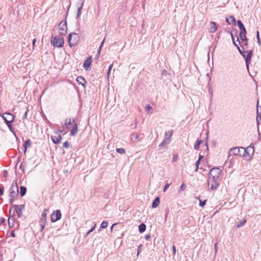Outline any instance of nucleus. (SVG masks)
<instances>
[{
  "instance_id": "19",
  "label": "nucleus",
  "mask_w": 261,
  "mask_h": 261,
  "mask_svg": "<svg viewBox=\"0 0 261 261\" xmlns=\"http://www.w3.org/2000/svg\"><path fill=\"white\" fill-rule=\"evenodd\" d=\"M170 141L164 139L162 143L158 146V149L161 150L166 147V146L170 143Z\"/></svg>"
},
{
  "instance_id": "24",
  "label": "nucleus",
  "mask_w": 261,
  "mask_h": 261,
  "mask_svg": "<svg viewBox=\"0 0 261 261\" xmlns=\"http://www.w3.org/2000/svg\"><path fill=\"white\" fill-rule=\"evenodd\" d=\"M78 132V126L76 123L73 124L72 128L70 130V135L71 136H75Z\"/></svg>"
},
{
  "instance_id": "38",
  "label": "nucleus",
  "mask_w": 261,
  "mask_h": 261,
  "mask_svg": "<svg viewBox=\"0 0 261 261\" xmlns=\"http://www.w3.org/2000/svg\"><path fill=\"white\" fill-rule=\"evenodd\" d=\"M116 152L121 154H123L125 153V150L123 148H118L116 149Z\"/></svg>"
},
{
  "instance_id": "30",
  "label": "nucleus",
  "mask_w": 261,
  "mask_h": 261,
  "mask_svg": "<svg viewBox=\"0 0 261 261\" xmlns=\"http://www.w3.org/2000/svg\"><path fill=\"white\" fill-rule=\"evenodd\" d=\"M240 38L243 42H244V45L247 46L248 45V39L246 37V35H240Z\"/></svg>"
},
{
  "instance_id": "59",
  "label": "nucleus",
  "mask_w": 261,
  "mask_h": 261,
  "mask_svg": "<svg viewBox=\"0 0 261 261\" xmlns=\"http://www.w3.org/2000/svg\"><path fill=\"white\" fill-rule=\"evenodd\" d=\"M172 251H173V255L174 256L176 253V247L175 245H173L172 247Z\"/></svg>"
},
{
  "instance_id": "62",
  "label": "nucleus",
  "mask_w": 261,
  "mask_h": 261,
  "mask_svg": "<svg viewBox=\"0 0 261 261\" xmlns=\"http://www.w3.org/2000/svg\"><path fill=\"white\" fill-rule=\"evenodd\" d=\"M40 226H41V229H40V231H42L45 228V225L44 224H40Z\"/></svg>"
},
{
  "instance_id": "50",
  "label": "nucleus",
  "mask_w": 261,
  "mask_h": 261,
  "mask_svg": "<svg viewBox=\"0 0 261 261\" xmlns=\"http://www.w3.org/2000/svg\"><path fill=\"white\" fill-rule=\"evenodd\" d=\"M186 186L185 184L182 183L180 187L179 191H182L185 190Z\"/></svg>"
},
{
  "instance_id": "31",
  "label": "nucleus",
  "mask_w": 261,
  "mask_h": 261,
  "mask_svg": "<svg viewBox=\"0 0 261 261\" xmlns=\"http://www.w3.org/2000/svg\"><path fill=\"white\" fill-rule=\"evenodd\" d=\"M203 142V141L202 140L197 139L194 144V148L195 150H198L199 148L200 145L202 144Z\"/></svg>"
},
{
  "instance_id": "32",
  "label": "nucleus",
  "mask_w": 261,
  "mask_h": 261,
  "mask_svg": "<svg viewBox=\"0 0 261 261\" xmlns=\"http://www.w3.org/2000/svg\"><path fill=\"white\" fill-rule=\"evenodd\" d=\"M231 37L233 44H234V45L236 47H237L238 50H239V48H241V47H242L241 46H239V44L237 43L236 40H235V37H234V35H233V33H231Z\"/></svg>"
},
{
  "instance_id": "33",
  "label": "nucleus",
  "mask_w": 261,
  "mask_h": 261,
  "mask_svg": "<svg viewBox=\"0 0 261 261\" xmlns=\"http://www.w3.org/2000/svg\"><path fill=\"white\" fill-rule=\"evenodd\" d=\"M209 175V179L211 180V181L213 182H218L217 180L219 178V176H215V175Z\"/></svg>"
},
{
  "instance_id": "7",
  "label": "nucleus",
  "mask_w": 261,
  "mask_h": 261,
  "mask_svg": "<svg viewBox=\"0 0 261 261\" xmlns=\"http://www.w3.org/2000/svg\"><path fill=\"white\" fill-rule=\"evenodd\" d=\"M59 30L61 36H65L67 33V21L66 20H62L59 24Z\"/></svg>"
},
{
  "instance_id": "58",
  "label": "nucleus",
  "mask_w": 261,
  "mask_h": 261,
  "mask_svg": "<svg viewBox=\"0 0 261 261\" xmlns=\"http://www.w3.org/2000/svg\"><path fill=\"white\" fill-rule=\"evenodd\" d=\"M5 221H6V220L4 218H3V217L1 218H0V225L2 224L5 223Z\"/></svg>"
},
{
  "instance_id": "2",
  "label": "nucleus",
  "mask_w": 261,
  "mask_h": 261,
  "mask_svg": "<svg viewBox=\"0 0 261 261\" xmlns=\"http://www.w3.org/2000/svg\"><path fill=\"white\" fill-rule=\"evenodd\" d=\"M50 43L54 47L61 48L63 47L64 44V39L63 36H60L59 37H58L51 35Z\"/></svg>"
},
{
  "instance_id": "27",
  "label": "nucleus",
  "mask_w": 261,
  "mask_h": 261,
  "mask_svg": "<svg viewBox=\"0 0 261 261\" xmlns=\"http://www.w3.org/2000/svg\"><path fill=\"white\" fill-rule=\"evenodd\" d=\"M146 228V225L144 223H142L139 225L138 230L140 233H143L145 231Z\"/></svg>"
},
{
  "instance_id": "52",
  "label": "nucleus",
  "mask_w": 261,
  "mask_h": 261,
  "mask_svg": "<svg viewBox=\"0 0 261 261\" xmlns=\"http://www.w3.org/2000/svg\"><path fill=\"white\" fill-rule=\"evenodd\" d=\"M208 93L211 94V98L212 99L213 97V89L211 87H210L208 89Z\"/></svg>"
},
{
  "instance_id": "15",
  "label": "nucleus",
  "mask_w": 261,
  "mask_h": 261,
  "mask_svg": "<svg viewBox=\"0 0 261 261\" xmlns=\"http://www.w3.org/2000/svg\"><path fill=\"white\" fill-rule=\"evenodd\" d=\"M15 212L11 215H10V217L8 218V225L10 228H13L15 225Z\"/></svg>"
},
{
  "instance_id": "57",
  "label": "nucleus",
  "mask_w": 261,
  "mask_h": 261,
  "mask_svg": "<svg viewBox=\"0 0 261 261\" xmlns=\"http://www.w3.org/2000/svg\"><path fill=\"white\" fill-rule=\"evenodd\" d=\"M63 130L61 129H58L55 132V133L57 135H60L61 133H63Z\"/></svg>"
},
{
  "instance_id": "64",
  "label": "nucleus",
  "mask_w": 261,
  "mask_h": 261,
  "mask_svg": "<svg viewBox=\"0 0 261 261\" xmlns=\"http://www.w3.org/2000/svg\"><path fill=\"white\" fill-rule=\"evenodd\" d=\"M178 155L177 154H174L173 158V161H176L177 159Z\"/></svg>"
},
{
  "instance_id": "56",
  "label": "nucleus",
  "mask_w": 261,
  "mask_h": 261,
  "mask_svg": "<svg viewBox=\"0 0 261 261\" xmlns=\"http://www.w3.org/2000/svg\"><path fill=\"white\" fill-rule=\"evenodd\" d=\"M211 144H212V146L213 147H215L216 146V144H217V141L215 140H213L212 142H211Z\"/></svg>"
},
{
  "instance_id": "54",
  "label": "nucleus",
  "mask_w": 261,
  "mask_h": 261,
  "mask_svg": "<svg viewBox=\"0 0 261 261\" xmlns=\"http://www.w3.org/2000/svg\"><path fill=\"white\" fill-rule=\"evenodd\" d=\"M170 184L167 183V184L165 185V186H164V187L163 191H164V192H165V191L168 189V188H169V187L170 186Z\"/></svg>"
},
{
  "instance_id": "12",
  "label": "nucleus",
  "mask_w": 261,
  "mask_h": 261,
  "mask_svg": "<svg viewBox=\"0 0 261 261\" xmlns=\"http://www.w3.org/2000/svg\"><path fill=\"white\" fill-rule=\"evenodd\" d=\"M76 6L77 7L76 18L79 19L82 13V10L84 6V1L79 0L76 3Z\"/></svg>"
},
{
  "instance_id": "9",
  "label": "nucleus",
  "mask_w": 261,
  "mask_h": 261,
  "mask_svg": "<svg viewBox=\"0 0 261 261\" xmlns=\"http://www.w3.org/2000/svg\"><path fill=\"white\" fill-rule=\"evenodd\" d=\"M62 217L61 212L60 210L54 211L51 215V221L55 222L61 219Z\"/></svg>"
},
{
  "instance_id": "42",
  "label": "nucleus",
  "mask_w": 261,
  "mask_h": 261,
  "mask_svg": "<svg viewBox=\"0 0 261 261\" xmlns=\"http://www.w3.org/2000/svg\"><path fill=\"white\" fill-rule=\"evenodd\" d=\"M256 39L258 45H261V40L259 37V33L258 31H257L256 32Z\"/></svg>"
},
{
  "instance_id": "4",
  "label": "nucleus",
  "mask_w": 261,
  "mask_h": 261,
  "mask_svg": "<svg viewBox=\"0 0 261 261\" xmlns=\"http://www.w3.org/2000/svg\"><path fill=\"white\" fill-rule=\"evenodd\" d=\"M80 39V37L78 34L76 33H70L68 36L67 41L69 46L72 47L75 44H77Z\"/></svg>"
},
{
  "instance_id": "41",
  "label": "nucleus",
  "mask_w": 261,
  "mask_h": 261,
  "mask_svg": "<svg viewBox=\"0 0 261 261\" xmlns=\"http://www.w3.org/2000/svg\"><path fill=\"white\" fill-rule=\"evenodd\" d=\"M16 198H12V197H11V199L9 200V203L11 204V206L10 208V211H9V212H10V214L11 215V209H12V207L13 206H12L13 204V203L14 202L15 200L16 199Z\"/></svg>"
},
{
  "instance_id": "25",
  "label": "nucleus",
  "mask_w": 261,
  "mask_h": 261,
  "mask_svg": "<svg viewBox=\"0 0 261 261\" xmlns=\"http://www.w3.org/2000/svg\"><path fill=\"white\" fill-rule=\"evenodd\" d=\"M160 202V198L159 197H156L152 201L151 207L153 208H156Z\"/></svg>"
},
{
  "instance_id": "16",
  "label": "nucleus",
  "mask_w": 261,
  "mask_h": 261,
  "mask_svg": "<svg viewBox=\"0 0 261 261\" xmlns=\"http://www.w3.org/2000/svg\"><path fill=\"white\" fill-rule=\"evenodd\" d=\"M256 120L257 122V124L258 125L261 121V107L260 110L259 109V105H258V101L257 103V107H256Z\"/></svg>"
},
{
  "instance_id": "34",
  "label": "nucleus",
  "mask_w": 261,
  "mask_h": 261,
  "mask_svg": "<svg viewBox=\"0 0 261 261\" xmlns=\"http://www.w3.org/2000/svg\"><path fill=\"white\" fill-rule=\"evenodd\" d=\"M75 122L74 119H69V121L67 122L66 121L65 123V126L67 128H68V126L72 124V123H74Z\"/></svg>"
},
{
  "instance_id": "61",
  "label": "nucleus",
  "mask_w": 261,
  "mask_h": 261,
  "mask_svg": "<svg viewBox=\"0 0 261 261\" xmlns=\"http://www.w3.org/2000/svg\"><path fill=\"white\" fill-rule=\"evenodd\" d=\"M10 236L11 237H15V230H12L10 232Z\"/></svg>"
},
{
  "instance_id": "23",
  "label": "nucleus",
  "mask_w": 261,
  "mask_h": 261,
  "mask_svg": "<svg viewBox=\"0 0 261 261\" xmlns=\"http://www.w3.org/2000/svg\"><path fill=\"white\" fill-rule=\"evenodd\" d=\"M226 21L228 24L236 25L237 21L234 17L232 15L230 16L229 18H226Z\"/></svg>"
},
{
  "instance_id": "28",
  "label": "nucleus",
  "mask_w": 261,
  "mask_h": 261,
  "mask_svg": "<svg viewBox=\"0 0 261 261\" xmlns=\"http://www.w3.org/2000/svg\"><path fill=\"white\" fill-rule=\"evenodd\" d=\"M27 189L25 186L20 187V195L21 197H23L27 193Z\"/></svg>"
},
{
  "instance_id": "5",
  "label": "nucleus",
  "mask_w": 261,
  "mask_h": 261,
  "mask_svg": "<svg viewBox=\"0 0 261 261\" xmlns=\"http://www.w3.org/2000/svg\"><path fill=\"white\" fill-rule=\"evenodd\" d=\"M19 195V189L16 180L13 181L10 189V197L17 198Z\"/></svg>"
},
{
  "instance_id": "3",
  "label": "nucleus",
  "mask_w": 261,
  "mask_h": 261,
  "mask_svg": "<svg viewBox=\"0 0 261 261\" xmlns=\"http://www.w3.org/2000/svg\"><path fill=\"white\" fill-rule=\"evenodd\" d=\"M241 151H242L243 156L246 158L247 160L251 159L252 155L254 152V148L253 145L252 146V144L246 148L242 147Z\"/></svg>"
},
{
  "instance_id": "37",
  "label": "nucleus",
  "mask_w": 261,
  "mask_h": 261,
  "mask_svg": "<svg viewBox=\"0 0 261 261\" xmlns=\"http://www.w3.org/2000/svg\"><path fill=\"white\" fill-rule=\"evenodd\" d=\"M108 226V222L106 221H103L100 224V228L105 229Z\"/></svg>"
},
{
  "instance_id": "13",
  "label": "nucleus",
  "mask_w": 261,
  "mask_h": 261,
  "mask_svg": "<svg viewBox=\"0 0 261 261\" xmlns=\"http://www.w3.org/2000/svg\"><path fill=\"white\" fill-rule=\"evenodd\" d=\"M237 25L240 30L239 33V36L242 35H246L247 31L245 28V26L241 20H238L237 21Z\"/></svg>"
},
{
  "instance_id": "36",
  "label": "nucleus",
  "mask_w": 261,
  "mask_h": 261,
  "mask_svg": "<svg viewBox=\"0 0 261 261\" xmlns=\"http://www.w3.org/2000/svg\"><path fill=\"white\" fill-rule=\"evenodd\" d=\"M219 186V183L218 182H213L211 187L210 189L212 190H215L217 189V188Z\"/></svg>"
},
{
  "instance_id": "35",
  "label": "nucleus",
  "mask_w": 261,
  "mask_h": 261,
  "mask_svg": "<svg viewBox=\"0 0 261 261\" xmlns=\"http://www.w3.org/2000/svg\"><path fill=\"white\" fill-rule=\"evenodd\" d=\"M247 220L246 219H243L242 221L240 222H238L237 223V224L236 225L237 228H239L243 226L246 222Z\"/></svg>"
},
{
  "instance_id": "40",
  "label": "nucleus",
  "mask_w": 261,
  "mask_h": 261,
  "mask_svg": "<svg viewBox=\"0 0 261 261\" xmlns=\"http://www.w3.org/2000/svg\"><path fill=\"white\" fill-rule=\"evenodd\" d=\"M199 206L200 207H204L206 204V200H201L200 198H199Z\"/></svg>"
},
{
  "instance_id": "47",
  "label": "nucleus",
  "mask_w": 261,
  "mask_h": 261,
  "mask_svg": "<svg viewBox=\"0 0 261 261\" xmlns=\"http://www.w3.org/2000/svg\"><path fill=\"white\" fill-rule=\"evenodd\" d=\"M140 136L138 134H133L132 137V139H134V140L140 139Z\"/></svg>"
},
{
  "instance_id": "55",
  "label": "nucleus",
  "mask_w": 261,
  "mask_h": 261,
  "mask_svg": "<svg viewBox=\"0 0 261 261\" xmlns=\"http://www.w3.org/2000/svg\"><path fill=\"white\" fill-rule=\"evenodd\" d=\"M143 247V245L142 244H140L139 246H138V250H137V255H138L140 252V250H141V248Z\"/></svg>"
},
{
  "instance_id": "20",
  "label": "nucleus",
  "mask_w": 261,
  "mask_h": 261,
  "mask_svg": "<svg viewBox=\"0 0 261 261\" xmlns=\"http://www.w3.org/2000/svg\"><path fill=\"white\" fill-rule=\"evenodd\" d=\"M32 142L30 139H27L24 141V144L23 145V152L25 153L27 150L28 147H30L31 146Z\"/></svg>"
},
{
  "instance_id": "14",
  "label": "nucleus",
  "mask_w": 261,
  "mask_h": 261,
  "mask_svg": "<svg viewBox=\"0 0 261 261\" xmlns=\"http://www.w3.org/2000/svg\"><path fill=\"white\" fill-rule=\"evenodd\" d=\"M221 174V170L219 169V167H213L212 168L210 172H209V175H215V176H219Z\"/></svg>"
},
{
  "instance_id": "63",
  "label": "nucleus",
  "mask_w": 261,
  "mask_h": 261,
  "mask_svg": "<svg viewBox=\"0 0 261 261\" xmlns=\"http://www.w3.org/2000/svg\"><path fill=\"white\" fill-rule=\"evenodd\" d=\"M203 155L199 154V156H198V159L197 160H199L200 161H201V160L203 159Z\"/></svg>"
},
{
  "instance_id": "53",
  "label": "nucleus",
  "mask_w": 261,
  "mask_h": 261,
  "mask_svg": "<svg viewBox=\"0 0 261 261\" xmlns=\"http://www.w3.org/2000/svg\"><path fill=\"white\" fill-rule=\"evenodd\" d=\"M28 111H29V110L27 108V110L24 112V114L22 118V120H24L25 118H27Z\"/></svg>"
},
{
  "instance_id": "22",
  "label": "nucleus",
  "mask_w": 261,
  "mask_h": 261,
  "mask_svg": "<svg viewBox=\"0 0 261 261\" xmlns=\"http://www.w3.org/2000/svg\"><path fill=\"white\" fill-rule=\"evenodd\" d=\"M211 27L210 28L209 31L211 33H214L217 30V24L215 22L211 21Z\"/></svg>"
},
{
  "instance_id": "6",
  "label": "nucleus",
  "mask_w": 261,
  "mask_h": 261,
  "mask_svg": "<svg viewBox=\"0 0 261 261\" xmlns=\"http://www.w3.org/2000/svg\"><path fill=\"white\" fill-rule=\"evenodd\" d=\"M0 116L2 117L6 125H10L11 123H12L15 117V115L9 112H6L3 114H0Z\"/></svg>"
},
{
  "instance_id": "11",
  "label": "nucleus",
  "mask_w": 261,
  "mask_h": 261,
  "mask_svg": "<svg viewBox=\"0 0 261 261\" xmlns=\"http://www.w3.org/2000/svg\"><path fill=\"white\" fill-rule=\"evenodd\" d=\"M92 57L89 56L84 62L83 67L86 70H89L91 69V66L92 62Z\"/></svg>"
},
{
  "instance_id": "1",
  "label": "nucleus",
  "mask_w": 261,
  "mask_h": 261,
  "mask_svg": "<svg viewBox=\"0 0 261 261\" xmlns=\"http://www.w3.org/2000/svg\"><path fill=\"white\" fill-rule=\"evenodd\" d=\"M241 46L242 47V48H239V52L244 58L245 61L246 67L248 69L251 60L253 55V50H244V47L242 45H241Z\"/></svg>"
},
{
  "instance_id": "60",
  "label": "nucleus",
  "mask_w": 261,
  "mask_h": 261,
  "mask_svg": "<svg viewBox=\"0 0 261 261\" xmlns=\"http://www.w3.org/2000/svg\"><path fill=\"white\" fill-rule=\"evenodd\" d=\"M151 238V235L150 234H146L144 237V238L146 240H148Z\"/></svg>"
},
{
  "instance_id": "44",
  "label": "nucleus",
  "mask_w": 261,
  "mask_h": 261,
  "mask_svg": "<svg viewBox=\"0 0 261 261\" xmlns=\"http://www.w3.org/2000/svg\"><path fill=\"white\" fill-rule=\"evenodd\" d=\"M200 163V161L199 160H197L196 161V162L195 163L196 169H195V170L196 172H197L198 171V169Z\"/></svg>"
},
{
  "instance_id": "10",
  "label": "nucleus",
  "mask_w": 261,
  "mask_h": 261,
  "mask_svg": "<svg viewBox=\"0 0 261 261\" xmlns=\"http://www.w3.org/2000/svg\"><path fill=\"white\" fill-rule=\"evenodd\" d=\"M15 208V211L17 213L18 218H21L22 217V211L25 208L24 204L20 205H12Z\"/></svg>"
},
{
  "instance_id": "43",
  "label": "nucleus",
  "mask_w": 261,
  "mask_h": 261,
  "mask_svg": "<svg viewBox=\"0 0 261 261\" xmlns=\"http://www.w3.org/2000/svg\"><path fill=\"white\" fill-rule=\"evenodd\" d=\"M46 222V218H41L39 220L40 224H44L45 225Z\"/></svg>"
},
{
  "instance_id": "21",
  "label": "nucleus",
  "mask_w": 261,
  "mask_h": 261,
  "mask_svg": "<svg viewBox=\"0 0 261 261\" xmlns=\"http://www.w3.org/2000/svg\"><path fill=\"white\" fill-rule=\"evenodd\" d=\"M76 81L79 83V85H81L82 86L85 87V85L86 84V79L82 76H79L76 77Z\"/></svg>"
},
{
  "instance_id": "48",
  "label": "nucleus",
  "mask_w": 261,
  "mask_h": 261,
  "mask_svg": "<svg viewBox=\"0 0 261 261\" xmlns=\"http://www.w3.org/2000/svg\"><path fill=\"white\" fill-rule=\"evenodd\" d=\"M4 192V188L3 185H0V196L3 195Z\"/></svg>"
},
{
  "instance_id": "17",
  "label": "nucleus",
  "mask_w": 261,
  "mask_h": 261,
  "mask_svg": "<svg viewBox=\"0 0 261 261\" xmlns=\"http://www.w3.org/2000/svg\"><path fill=\"white\" fill-rule=\"evenodd\" d=\"M105 40H106V38H104V39L102 41V42L97 50V54L94 59V60L96 61V62H97L99 60V56H100V53H101V50L103 45L105 42Z\"/></svg>"
},
{
  "instance_id": "8",
  "label": "nucleus",
  "mask_w": 261,
  "mask_h": 261,
  "mask_svg": "<svg viewBox=\"0 0 261 261\" xmlns=\"http://www.w3.org/2000/svg\"><path fill=\"white\" fill-rule=\"evenodd\" d=\"M242 147H235L229 149L228 151V156L229 158L231 155H237L243 156L242 151H241Z\"/></svg>"
},
{
  "instance_id": "39",
  "label": "nucleus",
  "mask_w": 261,
  "mask_h": 261,
  "mask_svg": "<svg viewBox=\"0 0 261 261\" xmlns=\"http://www.w3.org/2000/svg\"><path fill=\"white\" fill-rule=\"evenodd\" d=\"M205 135H206V140H205V142L204 143V145L206 146V150L208 151V132H207L205 133Z\"/></svg>"
},
{
  "instance_id": "49",
  "label": "nucleus",
  "mask_w": 261,
  "mask_h": 261,
  "mask_svg": "<svg viewBox=\"0 0 261 261\" xmlns=\"http://www.w3.org/2000/svg\"><path fill=\"white\" fill-rule=\"evenodd\" d=\"M63 147L65 148H68L69 147V143L68 141H66L63 143Z\"/></svg>"
},
{
  "instance_id": "51",
  "label": "nucleus",
  "mask_w": 261,
  "mask_h": 261,
  "mask_svg": "<svg viewBox=\"0 0 261 261\" xmlns=\"http://www.w3.org/2000/svg\"><path fill=\"white\" fill-rule=\"evenodd\" d=\"M46 209H44V210L43 211L42 214H41V218H46Z\"/></svg>"
},
{
  "instance_id": "26",
  "label": "nucleus",
  "mask_w": 261,
  "mask_h": 261,
  "mask_svg": "<svg viewBox=\"0 0 261 261\" xmlns=\"http://www.w3.org/2000/svg\"><path fill=\"white\" fill-rule=\"evenodd\" d=\"M173 130L172 129L166 132L164 136V139L171 141V138L173 135Z\"/></svg>"
},
{
  "instance_id": "18",
  "label": "nucleus",
  "mask_w": 261,
  "mask_h": 261,
  "mask_svg": "<svg viewBox=\"0 0 261 261\" xmlns=\"http://www.w3.org/2000/svg\"><path fill=\"white\" fill-rule=\"evenodd\" d=\"M51 139L54 144H59L62 140V137L61 135H58V136H51Z\"/></svg>"
},
{
  "instance_id": "46",
  "label": "nucleus",
  "mask_w": 261,
  "mask_h": 261,
  "mask_svg": "<svg viewBox=\"0 0 261 261\" xmlns=\"http://www.w3.org/2000/svg\"><path fill=\"white\" fill-rule=\"evenodd\" d=\"M151 109H152V108H151V107L150 106V105L147 104V105H146V106L145 107V111L146 112H149Z\"/></svg>"
},
{
  "instance_id": "29",
  "label": "nucleus",
  "mask_w": 261,
  "mask_h": 261,
  "mask_svg": "<svg viewBox=\"0 0 261 261\" xmlns=\"http://www.w3.org/2000/svg\"><path fill=\"white\" fill-rule=\"evenodd\" d=\"M7 126L9 128L10 132L15 136L16 138L18 140L19 139L16 136V132L15 131L14 128L13 126L12 123H11L10 125H7Z\"/></svg>"
},
{
  "instance_id": "45",
  "label": "nucleus",
  "mask_w": 261,
  "mask_h": 261,
  "mask_svg": "<svg viewBox=\"0 0 261 261\" xmlns=\"http://www.w3.org/2000/svg\"><path fill=\"white\" fill-rule=\"evenodd\" d=\"M234 35V37H236V36H238V31L237 29H232L231 32H230V34L231 33H232Z\"/></svg>"
}]
</instances>
